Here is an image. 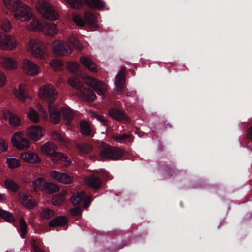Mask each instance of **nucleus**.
Returning a JSON list of instances; mask_svg holds the SVG:
<instances>
[{"mask_svg":"<svg viewBox=\"0 0 252 252\" xmlns=\"http://www.w3.org/2000/svg\"><path fill=\"white\" fill-rule=\"evenodd\" d=\"M39 94L40 97L48 103L50 118L52 123H58L62 116L67 124L71 123L73 119L74 114L70 108L61 107L59 109L58 106L53 105L58 97V92L53 85L47 84L43 86L39 89Z\"/></svg>","mask_w":252,"mask_h":252,"instance_id":"f257e3e1","label":"nucleus"},{"mask_svg":"<svg viewBox=\"0 0 252 252\" xmlns=\"http://www.w3.org/2000/svg\"><path fill=\"white\" fill-rule=\"evenodd\" d=\"M4 3L7 9L13 13L14 17L17 19L25 21L32 19L30 24L31 28L34 31L42 30V24L33 17L30 7L20 0H4Z\"/></svg>","mask_w":252,"mask_h":252,"instance_id":"f03ea898","label":"nucleus"},{"mask_svg":"<svg viewBox=\"0 0 252 252\" xmlns=\"http://www.w3.org/2000/svg\"><path fill=\"white\" fill-rule=\"evenodd\" d=\"M28 51L33 56L45 59L48 56L46 45L38 39H30L27 45Z\"/></svg>","mask_w":252,"mask_h":252,"instance_id":"7ed1b4c3","label":"nucleus"},{"mask_svg":"<svg viewBox=\"0 0 252 252\" xmlns=\"http://www.w3.org/2000/svg\"><path fill=\"white\" fill-rule=\"evenodd\" d=\"M68 84L79 90L83 98L87 101H93L96 97L94 92L89 88H86L77 77H70L68 79Z\"/></svg>","mask_w":252,"mask_h":252,"instance_id":"20e7f679","label":"nucleus"},{"mask_svg":"<svg viewBox=\"0 0 252 252\" xmlns=\"http://www.w3.org/2000/svg\"><path fill=\"white\" fill-rule=\"evenodd\" d=\"M37 11L45 19L54 21L59 17L53 6L44 0H38L36 4Z\"/></svg>","mask_w":252,"mask_h":252,"instance_id":"39448f33","label":"nucleus"},{"mask_svg":"<svg viewBox=\"0 0 252 252\" xmlns=\"http://www.w3.org/2000/svg\"><path fill=\"white\" fill-rule=\"evenodd\" d=\"M67 3L74 9H81L85 2L91 8L103 10L105 7V3L102 0H66Z\"/></svg>","mask_w":252,"mask_h":252,"instance_id":"423d86ee","label":"nucleus"},{"mask_svg":"<svg viewBox=\"0 0 252 252\" xmlns=\"http://www.w3.org/2000/svg\"><path fill=\"white\" fill-rule=\"evenodd\" d=\"M100 157L105 159L118 160L123 156L122 151L117 147H113L104 143V147L100 153Z\"/></svg>","mask_w":252,"mask_h":252,"instance_id":"0eeeda50","label":"nucleus"},{"mask_svg":"<svg viewBox=\"0 0 252 252\" xmlns=\"http://www.w3.org/2000/svg\"><path fill=\"white\" fill-rule=\"evenodd\" d=\"M11 142L14 147L20 150L27 149L30 145V141L21 132H17L12 135Z\"/></svg>","mask_w":252,"mask_h":252,"instance_id":"6e6552de","label":"nucleus"},{"mask_svg":"<svg viewBox=\"0 0 252 252\" xmlns=\"http://www.w3.org/2000/svg\"><path fill=\"white\" fill-rule=\"evenodd\" d=\"M86 83L96 91L99 95L103 96L107 91V85L95 78L87 76Z\"/></svg>","mask_w":252,"mask_h":252,"instance_id":"1a4fd4ad","label":"nucleus"},{"mask_svg":"<svg viewBox=\"0 0 252 252\" xmlns=\"http://www.w3.org/2000/svg\"><path fill=\"white\" fill-rule=\"evenodd\" d=\"M15 39L4 33H0V47L4 50H11L16 46Z\"/></svg>","mask_w":252,"mask_h":252,"instance_id":"9d476101","label":"nucleus"},{"mask_svg":"<svg viewBox=\"0 0 252 252\" xmlns=\"http://www.w3.org/2000/svg\"><path fill=\"white\" fill-rule=\"evenodd\" d=\"M72 51L71 45L62 41H58L54 43L53 46V52L59 55H68Z\"/></svg>","mask_w":252,"mask_h":252,"instance_id":"9b49d317","label":"nucleus"},{"mask_svg":"<svg viewBox=\"0 0 252 252\" xmlns=\"http://www.w3.org/2000/svg\"><path fill=\"white\" fill-rule=\"evenodd\" d=\"M108 114L110 117L120 122H129L130 119L126 113L116 108L109 109Z\"/></svg>","mask_w":252,"mask_h":252,"instance_id":"f8f14e48","label":"nucleus"},{"mask_svg":"<svg viewBox=\"0 0 252 252\" xmlns=\"http://www.w3.org/2000/svg\"><path fill=\"white\" fill-rule=\"evenodd\" d=\"M23 64V69L28 75H35L39 72V67L31 60L27 59H24Z\"/></svg>","mask_w":252,"mask_h":252,"instance_id":"ddd939ff","label":"nucleus"},{"mask_svg":"<svg viewBox=\"0 0 252 252\" xmlns=\"http://www.w3.org/2000/svg\"><path fill=\"white\" fill-rule=\"evenodd\" d=\"M51 177L57 181L65 184H69L72 182L73 177L65 173L53 170L50 172Z\"/></svg>","mask_w":252,"mask_h":252,"instance_id":"4468645a","label":"nucleus"},{"mask_svg":"<svg viewBox=\"0 0 252 252\" xmlns=\"http://www.w3.org/2000/svg\"><path fill=\"white\" fill-rule=\"evenodd\" d=\"M57 146L51 142L45 143L41 147L42 153L51 157L52 161L59 153L57 152Z\"/></svg>","mask_w":252,"mask_h":252,"instance_id":"2eb2a0df","label":"nucleus"},{"mask_svg":"<svg viewBox=\"0 0 252 252\" xmlns=\"http://www.w3.org/2000/svg\"><path fill=\"white\" fill-rule=\"evenodd\" d=\"M28 136L35 141L39 140L44 135L42 127L39 126H31L27 132Z\"/></svg>","mask_w":252,"mask_h":252,"instance_id":"dca6fc26","label":"nucleus"},{"mask_svg":"<svg viewBox=\"0 0 252 252\" xmlns=\"http://www.w3.org/2000/svg\"><path fill=\"white\" fill-rule=\"evenodd\" d=\"M18 196L20 202L26 208L31 209L36 205L35 201L30 194L20 192Z\"/></svg>","mask_w":252,"mask_h":252,"instance_id":"f3484780","label":"nucleus"},{"mask_svg":"<svg viewBox=\"0 0 252 252\" xmlns=\"http://www.w3.org/2000/svg\"><path fill=\"white\" fill-rule=\"evenodd\" d=\"M112 137L115 141L121 144H127L133 142L132 135L126 133L113 134Z\"/></svg>","mask_w":252,"mask_h":252,"instance_id":"a211bd4d","label":"nucleus"},{"mask_svg":"<svg viewBox=\"0 0 252 252\" xmlns=\"http://www.w3.org/2000/svg\"><path fill=\"white\" fill-rule=\"evenodd\" d=\"M20 157L25 162L30 163H38L41 161L39 156L33 152H27L22 153Z\"/></svg>","mask_w":252,"mask_h":252,"instance_id":"6ab92c4d","label":"nucleus"},{"mask_svg":"<svg viewBox=\"0 0 252 252\" xmlns=\"http://www.w3.org/2000/svg\"><path fill=\"white\" fill-rule=\"evenodd\" d=\"M86 182L88 186L95 190L99 189L102 184L101 178L94 174L90 175L86 179Z\"/></svg>","mask_w":252,"mask_h":252,"instance_id":"aec40b11","label":"nucleus"},{"mask_svg":"<svg viewBox=\"0 0 252 252\" xmlns=\"http://www.w3.org/2000/svg\"><path fill=\"white\" fill-rule=\"evenodd\" d=\"M125 83V73L124 68L122 67L115 77V86L117 91H122Z\"/></svg>","mask_w":252,"mask_h":252,"instance_id":"412c9836","label":"nucleus"},{"mask_svg":"<svg viewBox=\"0 0 252 252\" xmlns=\"http://www.w3.org/2000/svg\"><path fill=\"white\" fill-rule=\"evenodd\" d=\"M3 116L5 119L8 120L12 126L16 127L21 125L20 118L10 111H5L3 113Z\"/></svg>","mask_w":252,"mask_h":252,"instance_id":"4be33fe9","label":"nucleus"},{"mask_svg":"<svg viewBox=\"0 0 252 252\" xmlns=\"http://www.w3.org/2000/svg\"><path fill=\"white\" fill-rule=\"evenodd\" d=\"M53 162L55 164H61L63 166H68L71 163V160L67 155L64 153L59 152Z\"/></svg>","mask_w":252,"mask_h":252,"instance_id":"5701e85b","label":"nucleus"},{"mask_svg":"<svg viewBox=\"0 0 252 252\" xmlns=\"http://www.w3.org/2000/svg\"><path fill=\"white\" fill-rule=\"evenodd\" d=\"M68 219L64 216H60L56 217L49 223V226L51 227H63L68 223Z\"/></svg>","mask_w":252,"mask_h":252,"instance_id":"b1692460","label":"nucleus"},{"mask_svg":"<svg viewBox=\"0 0 252 252\" xmlns=\"http://www.w3.org/2000/svg\"><path fill=\"white\" fill-rule=\"evenodd\" d=\"M80 63L86 68L93 72H97V65L92 60L85 56H81L79 59Z\"/></svg>","mask_w":252,"mask_h":252,"instance_id":"393cba45","label":"nucleus"},{"mask_svg":"<svg viewBox=\"0 0 252 252\" xmlns=\"http://www.w3.org/2000/svg\"><path fill=\"white\" fill-rule=\"evenodd\" d=\"M1 65L7 69L16 68L17 63L16 61L12 58L3 57L0 59Z\"/></svg>","mask_w":252,"mask_h":252,"instance_id":"a878e982","label":"nucleus"},{"mask_svg":"<svg viewBox=\"0 0 252 252\" xmlns=\"http://www.w3.org/2000/svg\"><path fill=\"white\" fill-rule=\"evenodd\" d=\"M0 218L10 223L16 222V219L11 212L0 208Z\"/></svg>","mask_w":252,"mask_h":252,"instance_id":"bb28decb","label":"nucleus"},{"mask_svg":"<svg viewBox=\"0 0 252 252\" xmlns=\"http://www.w3.org/2000/svg\"><path fill=\"white\" fill-rule=\"evenodd\" d=\"M14 94L16 97L22 102L25 101L27 98H29V97L27 92L22 86L21 84L19 85L18 89L15 90Z\"/></svg>","mask_w":252,"mask_h":252,"instance_id":"cd10ccee","label":"nucleus"},{"mask_svg":"<svg viewBox=\"0 0 252 252\" xmlns=\"http://www.w3.org/2000/svg\"><path fill=\"white\" fill-rule=\"evenodd\" d=\"M76 148L78 152L82 155L90 153L93 149L91 145L87 143H80L76 144Z\"/></svg>","mask_w":252,"mask_h":252,"instance_id":"c85d7f7f","label":"nucleus"},{"mask_svg":"<svg viewBox=\"0 0 252 252\" xmlns=\"http://www.w3.org/2000/svg\"><path fill=\"white\" fill-rule=\"evenodd\" d=\"M47 182L42 177H39L32 182L34 190L36 191L37 189L44 190Z\"/></svg>","mask_w":252,"mask_h":252,"instance_id":"c756f323","label":"nucleus"},{"mask_svg":"<svg viewBox=\"0 0 252 252\" xmlns=\"http://www.w3.org/2000/svg\"><path fill=\"white\" fill-rule=\"evenodd\" d=\"M27 224L23 218H21L19 220V228L17 229V231L22 239H25L27 234Z\"/></svg>","mask_w":252,"mask_h":252,"instance_id":"7c9ffc66","label":"nucleus"},{"mask_svg":"<svg viewBox=\"0 0 252 252\" xmlns=\"http://www.w3.org/2000/svg\"><path fill=\"white\" fill-rule=\"evenodd\" d=\"M67 67L73 74L80 75L81 73V67L80 65L73 62H69L67 63Z\"/></svg>","mask_w":252,"mask_h":252,"instance_id":"2f4dec72","label":"nucleus"},{"mask_svg":"<svg viewBox=\"0 0 252 252\" xmlns=\"http://www.w3.org/2000/svg\"><path fill=\"white\" fill-rule=\"evenodd\" d=\"M84 18L85 22L88 24L94 26L97 25L96 17L93 14L89 12H86L84 13Z\"/></svg>","mask_w":252,"mask_h":252,"instance_id":"473e14b6","label":"nucleus"},{"mask_svg":"<svg viewBox=\"0 0 252 252\" xmlns=\"http://www.w3.org/2000/svg\"><path fill=\"white\" fill-rule=\"evenodd\" d=\"M4 183L6 188L13 192H16L19 189V185L12 180L6 179Z\"/></svg>","mask_w":252,"mask_h":252,"instance_id":"72a5a7b5","label":"nucleus"},{"mask_svg":"<svg viewBox=\"0 0 252 252\" xmlns=\"http://www.w3.org/2000/svg\"><path fill=\"white\" fill-rule=\"evenodd\" d=\"M85 198L84 192H80L77 194H74L71 197V201L74 205L79 204Z\"/></svg>","mask_w":252,"mask_h":252,"instance_id":"f704fd0d","label":"nucleus"},{"mask_svg":"<svg viewBox=\"0 0 252 252\" xmlns=\"http://www.w3.org/2000/svg\"><path fill=\"white\" fill-rule=\"evenodd\" d=\"M80 129L81 132L86 136L91 135V130L89 124L84 120H81L80 123Z\"/></svg>","mask_w":252,"mask_h":252,"instance_id":"c9c22d12","label":"nucleus"},{"mask_svg":"<svg viewBox=\"0 0 252 252\" xmlns=\"http://www.w3.org/2000/svg\"><path fill=\"white\" fill-rule=\"evenodd\" d=\"M59 190V188L54 183L51 182H47L46 187L44 191L49 193L56 192Z\"/></svg>","mask_w":252,"mask_h":252,"instance_id":"e433bc0d","label":"nucleus"},{"mask_svg":"<svg viewBox=\"0 0 252 252\" xmlns=\"http://www.w3.org/2000/svg\"><path fill=\"white\" fill-rule=\"evenodd\" d=\"M6 163L10 169H15L21 165L19 160L15 158H7Z\"/></svg>","mask_w":252,"mask_h":252,"instance_id":"4c0bfd02","label":"nucleus"},{"mask_svg":"<svg viewBox=\"0 0 252 252\" xmlns=\"http://www.w3.org/2000/svg\"><path fill=\"white\" fill-rule=\"evenodd\" d=\"M47 32L50 36H54L56 35L58 32L56 25L51 23H48L47 26Z\"/></svg>","mask_w":252,"mask_h":252,"instance_id":"58836bf2","label":"nucleus"},{"mask_svg":"<svg viewBox=\"0 0 252 252\" xmlns=\"http://www.w3.org/2000/svg\"><path fill=\"white\" fill-rule=\"evenodd\" d=\"M50 65L55 70H61L63 65V62L57 59H52L50 62Z\"/></svg>","mask_w":252,"mask_h":252,"instance_id":"ea45409f","label":"nucleus"},{"mask_svg":"<svg viewBox=\"0 0 252 252\" xmlns=\"http://www.w3.org/2000/svg\"><path fill=\"white\" fill-rule=\"evenodd\" d=\"M29 118L34 123H38L39 121V116L37 112L34 109H31L28 114Z\"/></svg>","mask_w":252,"mask_h":252,"instance_id":"a19ab883","label":"nucleus"},{"mask_svg":"<svg viewBox=\"0 0 252 252\" xmlns=\"http://www.w3.org/2000/svg\"><path fill=\"white\" fill-rule=\"evenodd\" d=\"M51 136L53 139L58 141L61 144L64 145L65 144L64 139L59 133L55 131H52L51 132Z\"/></svg>","mask_w":252,"mask_h":252,"instance_id":"79ce46f5","label":"nucleus"},{"mask_svg":"<svg viewBox=\"0 0 252 252\" xmlns=\"http://www.w3.org/2000/svg\"><path fill=\"white\" fill-rule=\"evenodd\" d=\"M69 43L78 50H81L83 46L80 42L75 37L71 36L69 38Z\"/></svg>","mask_w":252,"mask_h":252,"instance_id":"37998d69","label":"nucleus"},{"mask_svg":"<svg viewBox=\"0 0 252 252\" xmlns=\"http://www.w3.org/2000/svg\"><path fill=\"white\" fill-rule=\"evenodd\" d=\"M1 28L5 32H8L12 28V24L8 19L2 20L0 24Z\"/></svg>","mask_w":252,"mask_h":252,"instance_id":"c03bdc74","label":"nucleus"},{"mask_svg":"<svg viewBox=\"0 0 252 252\" xmlns=\"http://www.w3.org/2000/svg\"><path fill=\"white\" fill-rule=\"evenodd\" d=\"M165 171L167 174L171 176H174L177 175L180 171L178 170L174 166H169L167 165L165 168Z\"/></svg>","mask_w":252,"mask_h":252,"instance_id":"a18cd8bd","label":"nucleus"},{"mask_svg":"<svg viewBox=\"0 0 252 252\" xmlns=\"http://www.w3.org/2000/svg\"><path fill=\"white\" fill-rule=\"evenodd\" d=\"M54 213L53 210L49 208H44L42 210L41 217L45 219H50L54 215Z\"/></svg>","mask_w":252,"mask_h":252,"instance_id":"49530a36","label":"nucleus"},{"mask_svg":"<svg viewBox=\"0 0 252 252\" xmlns=\"http://www.w3.org/2000/svg\"><path fill=\"white\" fill-rule=\"evenodd\" d=\"M63 200V196L62 195H55L52 198L53 204L55 205H59Z\"/></svg>","mask_w":252,"mask_h":252,"instance_id":"de8ad7c7","label":"nucleus"},{"mask_svg":"<svg viewBox=\"0 0 252 252\" xmlns=\"http://www.w3.org/2000/svg\"><path fill=\"white\" fill-rule=\"evenodd\" d=\"M73 21L74 22L80 26L83 27L85 25V20H84L79 15H75L73 16Z\"/></svg>","mask_w":252,"mask_h":252,"instance_id":"09e8293b","label":"nucleus"},{"mask_svg":"<svg viewBox=\"0 0 252 252\" xmlns=\"http://www.w3.org/2000/svg\"><path fill=\"white\" fill-rule=\"evenodd\" d=\"M32 247L34 252H45L36 243L35 241L33 240L31 243Z\"/></svg>","mask_w":252,"mask_h":252,"instance_id":"8fccbe9b","label":"nucleus"},{"mask_svg":"<svg viewBox=\"0 0 252 252\" xmlns=\"http://www.w3.org/2000/svg\"><path fill=\"white\" fill-rule=\"evenodd\" d=\"M94 117L96 118L97 120L101 122V123L104 125V126H107V122L106 120L103 118L102 116L98 115L96 113H94L93 114Z\"/></svg>","mask_w":252,"mask_h":252,"instance_id":"3c124183","label":"nucleus"},{"mask_svg":"<svg viewBox=\"0 0 252 252\" xmlns=\"http://www.w3.org/2000/svg\"><path fill=\"white\" fill-rule=\"evenodd\" d=\"M8 148L7 145L5 143L4 140L0 139V152L7 151Z\"/></svg>","mask_w":252,"mask_h":252,"instance_id":"603ef678","label":"nucleus"},{"mask_svg":"<svg viewBox=\"0 0 252 252\" xmlns=\"http://www.w3.org/2000/svg\"><path fill=\"white\" fill-rule=\"evenodd\" d=\"M6 78L3 72L0 71V87L4 86L6 84Z\"/></svg>","mask_w":252,"mask_h":252,"instance_id":"864d4df0","label":"nucleus"},{"mask_svg":"<svg viewBox=\"0 0 252 252\" xmlns=\"http://www.w3.org/2000/svg\"><path fill=\"white\" fill-rule=\"evenodd\" d=\"M82 206L84 208H86L88 207V206L90 205V203L91 202V198L90 197H88L87 199H84V200L82 201Z\"/></svg>","mask_w":252,"mask_h":252,"instance_id":"5fc2aeb1","label":"nucleus"},{"mask_svg":"<svg viewBox=\"0 0 252 252\" xmlns=\"http://www.w3.org/2000/svg\"><path fill=\"white\" fill-rule=\"evenodd\" d=\"M81 212V209L79 207H76L71 210V213L73 215L77 216Z\"/></svg>","mask_w":252,"mask_h":252,"instance_id":"6e6d98bb","label":"nucleus"},{"mask_svg":"<svg viewBox=\"0 0 252 252\" xmlns=\"http://www.w3.org/2000/svg\"><path fill=\"white\" fill-rule=\"evenodd\" d=\"M247 136L250 140L252 141V126L247 130Z\"/></svg>","mask_w":252,"mask_h":252,"instance_id":"4d7b16f0","label":"nucleus"},{"mask_svg":"<svg viewBox=\"0 0 252 252\" xmlns=\"http://www.w3.org/2000/svg\"><path fill=\"white\" fill-rule=\"evenodd\" d=\"M6 199V197L3 194H0V201H3Z\"/></svg>","mask_w":252,"mask_h":252,"instance_id":"13d9d810","label":"nucleus"},{"mask_svg":"<svg viewBox=\"0 0 252 252\" xmlns=\"http://www.w3.org/2000/svg\"><path fill=\"white\" fill-rule=\"evenodd\" d=\"M172 125L170 123H167L166 125V128H171Z\"/></svg>","mask_w":252,"mask_h":252,"instance_id":"bf43d9fd","label":"nucleus"},{"mask_svg":"<svg viewBox=\"0 0 252 252\" xmlns=\"http://www.w3.org/2000/svg\"><path fill=\"white\" fill-rule=\"evenodd\" d=\"M126 96H127V97L130 96V95H131V93H130V92H127V93H126Z\"/></svg>","mask_w":252,"mask_h":252,"instance_id":"052dcab7","label":"nucleus"},{"mask_svg":"<svg viewBox=\"0 0 252 252\" xmlns=\"http://www.w3.org/2000/svg\"><path fill=\"white\" fill-rule=\"evenodd\" d=\"M125 245H126V244H123L122 246H120L119 247L118 249H121V248H123Z\"/></svg>","mask_w":252,"mask_h":252,"instance_id":"680f3d73","label":"nucleus"}]
</instances>
